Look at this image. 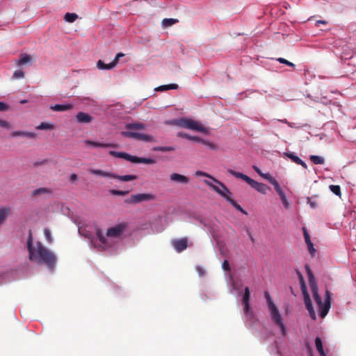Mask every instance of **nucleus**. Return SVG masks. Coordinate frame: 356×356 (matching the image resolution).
Returning <instances> with one entry per match:
<instances>
[{"label": "nucleus", "mask_w": 356, "mask_h": 356, "mask_svg": "<svg viewBox=\"0 0 356 356\" xmlns=\"http://www.w3.org/2000/svg\"><path fill=\"white\" fill-rule=\"evenodd\" d=\"M155 200V196L151 193H137L133 194L129 197L124 200V203L129 204H136L142 202L152 201Z\"/></svg>", "instance_id": "1a4fd4ad"}, {"label": "nucleus", "mask_w": 356, "mask_h": 356, "mask_svg": "<svg viewBox=\"0 0 356 356\" xmlns=\"http://www.w3.org/2000/svg\"><path fill=\"white\" fill-rule=\"evenodd\" d=\"M125 128L128 130L131 129H137L141 130L145 128V126L142 122H134V123H127L125 124Z\"/></svg>", "instance_id": "b1692460"}, {"label": "nucleus", "mask_w": 356, "mask_h": 356, "mask_svg": "<svg viewBox=\"0 0 356 356\" xmlns=\"http://www.w3.org/2000/svg\"><path fill=\"white\" fill-rule=\"evenodd\" d=\"M327 24V22L326 21H324V20H318L316 22V24Z\"/></svg>", "instance_id": "6e6d98bb"}, {"label": "nucleus", "mask_w": 356, "mask_h": 356, "mask_svg": "<svg viewBox=\"0 0 356 356\" xmlns=\"http://www.w3.org/2000/svg\"><path fill=\"white\" fill-rule=\"evenodd\" d=\"M97 67L99 70H111L115 67V63L111 62L109 64H105L102 60H99L97 63Z\"/></svg>", "instance_id": "cd10ccee"}, {"label": "nucleus", "mask_w": 356, "mask_h": 356, "mask_svg": "<svg viewBox=\"0 0 356 356\" xmlns=\"http://www.w3.org/2000/svg\"><path fill=\"white\" fill-rule=\"evenodd\" d=\"M196 270L197 271L200 276H203L204 274V270L200 266L196 267Z\"/></svg>", "instance_id": "3c124183"}, {"label": "nucleus", "mask_w": 356, "mask_h": 356, "mask_svg": "<svg viewBox=\"0 0 356 356\" xmlns=\"http://www.w3.org/2000/svg\"><path fill=\"white\" fill-rule=\"evenodd\" d=\"M154 151H159L162 152H172L175 150V147L172 146H165V147H155L154 148Z\"/></svg>", "instance_id": "473e14b6"}, {"label": "nucleus", "mask_w": 356, "mask_h": 356, "mask_svg": "<svg viewBox=\"0 0 356 356\" xmlns=\"http://www.w3.org/2000/svg\"><path fill=\"white\" fill-rule=\"evenodd\" d=\"M227 172L236 178L243 179L247 182L252 188L261 193L266 194L267 191L269 189V187L267 185L263 183L257 182L241 172H236L229 168L227 169Z\"/></svg>", "instance_id": "423d86ee"}, {"label": "nucleus", "mask_w": 356, "mask_h": 356, "mask_svg": "<svg viewBox=\"0 0 356 356\" xmlns=\"http://www.w3.org/2000/svg\"><path fill=\"white\" fill-rule=\"evenodd\" d=\"M297 273H298V275L299 277L300 284V289H301V291L303 295L305 307L309 312L310 317L313 320H315L316 318V313L313 308L312 300L310 299L309 294L307 291V286H306L303 276L301 274V273H300L298 270H297Z\"/></svg>", "instance_id": "0eeeda50"}, {"label": "nucleus", "mask_w": 356, "mask_h": 356, "mask_svg": "<svg viewBox=\"0 0 356 356\" xmlns=\"http://www.w3.org/2000/svg\"><path fill=\"white\" fill-rule=\"evenodd\" d=\"M172 245L177 252H181L187 248V238H181L172 241Z\"/></svg>", "instance_id": "4468645a"}, {"label": "nucleus", "mask_w": 356, "mask_h": 356, "mask_svg": "<svg viewBox=\"0 0 356 356\" xmlns=\"http://www.w3.org/2000/svg\"><path fill=\"white\" fill-rule=\"evenodd\" d=\"M128 227L127 222H121L107 229L106 235L100 229H96V236L99 241L105 246H111L107 237L118 238Z\"/></svg>", "instance_id": "7ed1b4c3"}, {"label": "nucleus", "mask_w": 356, "mask_h": 356, "mask_svg": "<svg viewBox=\"0 0 356 356\" xmlns=\"http://www.w3.org/2000/svg\"><path fill=\"white\" fill-rule=\"evenodd\" d=\"M181 126L184 128L200 132H206V128L200 123L191 119H183L181 120Z\"/></svg>", "instance_id": "9b49d317"}, {"label": "nucleus", "mask_w": 356, "mask_h": 356, "mask_svg": "<svg viewBox=\"0 0 356 356\" xmlns=\"http://www.w3.org/2000/svg\"><path fill=\"white\" fill-rule=\"evenodd\" d=\"M310 160L314 164L316 165H321L324 163V159L323 158L316 156V155H312L310 156Z\"/></svg>", "instance_id": "2f4dec72"}, {"label": "nucleus", "mask_w": 356, "mask_h": 356, "mask_svg": "<svg viewBox=\"0 0 356 356\" xmlns=\"http://www.w3.org/2000/svg\"><path fill=\"white\" fill-rule=\"evenodd\" d=\"M222 268L225 271H229L230 270V266H229V264L227 260H225L223 262H222Z\"/></svg>", "instance_id": "49530a36"}, {"label": "nucleus", "mask_w": 356, "mask_h": 356, "mask_svg": "<svg viewBox=\"0 0 356 356\" xmlns=\"http://www.w3.org/2000/svg\"><path fill=\"white\" fill-rule=\"evenodd\" d=\"M307 245L308 250H309L310 254L312 256H314L316 252V250L314 248V245H313L312 242H310V243H307Z\"/></svg>", "instance_id": "79ce46f5"}, {"label": "nucleus", "mask_w": 356, "mask_h": 356, "mask_svg": "<svg viewBox=\"0 0 356 356\" xmlns=\"http://www.w3.org/2000/svg\"><path fill=\"white\" fill-rule=\"evenodd\" d=\"M287 124H288V126H289L291 128H294L295 127L291 122H287Z\"/></svg>", "instance_id": "4d7b16f0"}, {"label": "nucleus", "mask_w": 356, "mask_h": 356, "mask_svg": "<svg viewBox=\"0 0 356 356\" xmlns=\"http://www.w3.org/2000/svg\"><path fill=\"white\" fill-rule=\"evenodd\" d=\"M250 289L248 286H246L245 287L244 293L242 298V303L243 305V312L246 318L252 319L254 318V313L250 308Z\"/></svg>", "instance_id": "9d476101"}, {"label": "nucleus", "mask_w": 356, "mask_h": 356, "mask_svg": "<svg viewBox=\"0 0 356 356\" xmlns=\"http://www.w3.org/2000/svg\"><path fill=\"white\" fill-rule=\"evenodd\" d=\"M84 143H85V144H86L88 145H91V146H93L95 147H106H106H117L116 144L97 143V142H94V141L89 140H85Z\"/></svg>", "instance_id": "412c9836"}, {"label": "nucleus", "mask_w": 356, "mask_h": 356, "mask_svg": "<svg viewBox=\"0 0 356 356\" xmlns=\"http://www.w3.org/2000/svg\"><path fill=\"white\" fill-rule=\"evenodd\" d=\"M177 88H178V85L177 84H176V83H171V84H168V85L160 86L156 88L155 90L156 91L163 92V91H165V90H175V89H177Z\"/></svg>", "instance_id": "393cba45"}, {"label": "nucleus", "mask_w": 356, "mask_h": 356, "mask_svg": "<svg viewBox=\"0 0 356 356\" xmlns=\"http://www.w3.org/2000/svg\"><path fill=\"white\" fill-rule=\"evenodd\" d=\"M170 179L172 181L179 183V184H186L190 181V179L188 177L178 174V173L171 174L170 176Z\"/></svg>", "instance_id": "2eb2a0df"}, {"label": "nucleus", "mask_w": 356, "mask_h": 356, "mask_svg": "<svg viewBox=\"0 0 356 356\" xmlns=\"http://www.w3.org/2000/svg\"><path fill=\"white\" fill-rule=\"evenodd\" d=\"M330 191L337 195H341V188L338 185H330Z\"/></svg>", "instance_id": "4c0bfd02"}, {"label": "nucleus", "mask_w": 356, "mask_h": 356, "mask_svg": "<svg viewBox=\"0 0 356 356\" xmlns=\"http://www.w3.org/2000/svg\"><path fill=\"white\" fill-rule=\"evenodd\" d=\"M179 136L180 137H182V138H186V139H188V140H193V141H195V142H197V143H200L201 141H202V139L200 138V137L190 136L189 134H186V133H183V132L179 133Z\"/></svg>", "instance_id": "c756f323"}, {"label": "nucleus", "mask_w": 356, "mask_h": 356, "mask_svg": "<svg viewBox=\"0 0 356 356\" xmlns=\"http://www.w3.org/2000/svg\"><path fill=\"white\" fill-rule=\"evenodd\" d=\"M10 136L12 138L21 136V137H26L29 138H34L36 136V135H35V134H34L33 132H28V131H14L10 134Z\"/></svg>", "instance_id": "a211bd4d"}, {"label": "nucleus", "mask_w": 356, "mask_h": 356, "mask_svg": "<svg viewBox=\"0 0 356 356\" xmlns=\"http://www.w3.org/2000/svg\"><path fill=\"white\" fill-rule=\"evenodd\" d=\"M280 121H281V122H284V123H286V124H287V122H289L287 121V120H286V119H285V120H280Z\"/></svg>", "instance_id": "bf43d9fd"}, {"label": "nucleus", "mask_w": 356, "mask_h": 356, "mask_svg": "<svg viewBox=\"0 0 356 356\" xmlns=\"http://www.w3.org/2000/svg\"><path fill=\"white\" fill-rule=\"evenodd\" d=\"M253 168H254V170H255L258 174H259L260 175H262V173H261V172L260 169H259L258 167H257V166H253Z\"/></svg>", "instance_id": "5fc2aeb1"}, {"label": "nucleus", "mask_w": 356, "mask_h": 356, "mask_svg": "<svg viewBox=\"0 0 356 356\" xmlns=\"http://www.w3.org/2000/svg\"><path fill=\"white\" fill-rule=\"evenodd\" d=\"M261 176L263 177H264L265 179H268L270 184H271V180H275L269 174H262Z\"/></svg>", "instance_id": "8fccbe9b"}, {"label": "nucleus", "mask_w": 356, "mask_h": 356, "mask_svg": "<svg viewBox=\"0 0 356 356\" xmlns=\"http://www.w3.org/2000/svg\"><path fill=\"white\" fill-rule=\"evenodd\" d=\"M249 235H250V238L251 241L254 243V238L252 237V236H251L250 234H249Z\"/></svg>", "instance_id": "13d9d810"}, {"label": "nucleus", "mask_w": 356, "mask_h": 356, "mask_svg": "<svg viewBox=\"0 0 356 356\" xmlns=\"http://www.w3.org/2000/svg\"><path fill=\"white\" fill-rule=\"evenodd\" d=\"M27 250L29 259L38 264H44L48 269L53 270L56 263V257L48 248L40 241L33 243V236L31 230L29 232L27 239Z\"/></svg>", "instance_id": "f257e3e1"}, {"label": "nucleus", "mask_w": 356, "mask_h": 356, "mask_svg": "<svg viewBox=\"0 0 356 356\" xmlns=\"http://www.w3.org/2000/svg\"><path fill=\"white\" fill-rule=\"evenodd\" d=\"M264 297L267 302L272 321L279 327L282 335L284 337L286 336V328L283 323V318H282L277 306L275 305L268 292L266 291L264 293Z\"/></svg>", "instance_id": "20e7f679"}, {"label": "nucleus", "mask_w": 356, "mask_h": 356, "mask_svg": "<svg viewBox=\"0 0 356 356\" xmlns=\"http://www.w3.org/2000/svg\"><path fill=\"white\" fill-rule=\"evenodd\" d=\"M108 192L111 195H120V196H124L129 193V191H120V190H115V189H111V190H109Z\"/></svg>", "instance_id": "72a5a7b5"}, {"label": "nucleus", "mask_w": 356, "mask_h": 356, "mask_svg": "<svg viewBox=\"0 0 356 356\" xmlns=\"http://www.w3.org/2000/svg\"><path fill=\"white\" fill-rule=\"evenodd\" d=\"M78 178L77 175L76 174H72L70 175V181H74V180H76Z\"/></svg>", "instance_id": "864d4df0"}, {"label": "nucleus", "mask_w": 356, "mask_h": 356, "mask_svg": "<svg viewBox=\"0 0 356 356\" xmlns=\"http://www.w3.org/2000/svg\"><path fill=\"white\" fill-rule=\"evenodd\" d=\"M122 136L126 138H134L138 140H143L144 142H154V138L149 135L134 132V131H122Z\"/></svg>", "instance_id": "f8f14e48"}, {"label": "nucleus", "mask_w": 356, "mask_h": 356, "mask_svg": "<svg viewBox=\"0 0 356 356\" xmlns=\"http://www.w3.org/2000/svg\"><path fill=\"white\" fill-rule=\"evenodd\" d=\"M76 119L80 123H89L92 121V118L86 113L79 112L76 114Z\"/></svg>", "instance_id": "6ab92c4d"}, {"label": "nucleus", "mask_w": 356, "mask_h": 356, "mask_svg": "<svg viewBox=\"0 0 356 356\" xmlns=\"http://www.w3.org/2000/svg\"><path fill=\"white\" fill-rule=\"evenodd\" d=\"M315 345H316V350L319 353L320 356H326V353H325V351L323 350L322 341L320 337L316 338Z\"/></svg>", "instance_id": "bb28decb"}, {"label": "nucleus", "mask_w": 356, "mask_h": 356, "mask_svg": "<svg viewBox=\"0 0 356 356\" xmlns=\"http://www.w3.org/2000/svg\"><path fill=\"white\" fill-rule=\"evenodd\" d=\"M124 56V54L122 53H118L116 54L115 56V59L112 61L113 63H115V66L117 65V63H118L119 61V59L121 58V57H123Z\"/></svg>", "instance_id": "09e8293b"}, {"label": "nucleus", "mask_w": 356, "mask_h": 356, "mask_svg": "<svg viewBox=\"0 0 356 356\" xmlns=\"http://www.w3.org/2000/svg\"><path fill=\"white\" fill-rule=\"evenodd\" d=\"M277 60L279 63H282V64H285V65H288L289 67H294L295 66V65L293 63H291V62H290V61H289V60H286L285 58H277Z\"/></svg>", "instance_id": "ea45409f"}, {"label": "nucleus", "mask_w": 356, "mask_h": 356, "mask_svg": "<svg viewBox=\"0 0 356 356\" xmlns=\"http://www.w3.org/2000/svg\"><path fill=\"white\" fill-rule=\"evenodd\" d=\"M44 236H45L47 242L51 243L53 241V238H52L51 233L50 230L47 228H45L44 229Z\"/></svg>", "instance_id": "58836bf2"}, {"label": "nucleus", "mask_w": 356, "mask_h": 356, "mask_svg": "<svg viewBox=\"0 0 356 356\" xmlns=\"http://www.w3.org/2000/svg\"><path fill=\"white\" fill-rule=\"evenodd\" d=\"M10 213V209L8 207L0 208V226L5 222Z\"/></svg>", "instance_id": "4be33fe9"}, {"label": "nucleus", "mask_w": 356, "mask_h": 356, "mask_svg": "<svg viewBox=\"0 0 356 356\" xmlns=\"http://www.w3.org/2000/svg\"><path fill=\"white\" fill-rule=\"evenodd\" d=\"M36 129L40 130H44V129H53L54 125L52 124L47 123V122H42L40 124H39Z\"/></svg>", "instance_id": "c9c22d12"}, {"label": "nucleus", "mask_w": 356, "mask_h": 356, "mask_svg": "<svg viewBox=\"0 0 356 356\" xmlns=\"http://www.w3.org/2000/svg\"><path fill=\"white\" fill-rule=\"evenodd\" d=\"M229 203L238 211H241L244 214H247V212L234 200H232Z\"/></svg>", "instance_id": "e433bc0d"}, {"label": "nucleus", "mask_w": 356, "mask_h": 356, "mask_svg": "<svg viewBox=\"0 0 356 356\" xmlns=\"http://www.w3.org/2000/svg\"><path fill=\"white\" fill-rule=\"evenodd\" d=\"M112 178L116 179H118V180L122 181H129L136 179L137 177L136 175H116L113 174Z\"/></svg>", "instance_id": "5701e85b"}, {"label": "nucleus", "mask_w": 356, "mask_h": 356, "mask_svg": "<svg viewBox=\"0 0 356 356\" xmlns=\"http://www.w3.org/2000/svg\"><path fill=\"white\" fill-rule=\"evenodd\" d=\"M89 172L91 174H93V175H99V176H102V177H110V178H112V175H113L112 173H110V172H105V171H103V170H101L90 169L89 170Z\"/></svg>", "instance_id": "c85d7f7f"}, {"label": "nucleus", "mask_w": 356, "mask_h": 356, "mask_svg": "<svg viewBox=\"0 0 356 356\" xmlns=\"http://www.w3.org/2000/svg\"><path fill=\"white\" fill-rule=\"evenodd\" d=\"M200 143L204 144V145H207L211 149H216V145L213 143H210L209 141H206V140H204L203 139H202V141H201Z\"/></svg>", "instance_id": "a18cd8bd"}, {"label": "nucleus", "mask_w": 356, "mask_h": 356, "mask_svg": "<svg viewBox=\"0 0 356 356\" xmlns=\"http://www.w3.org/2000/svg\"><path fill=\"white\" fill-rule=\"evenodd\" d=\"M284 156L290 159L295 163L300 165L305 169L307 168L306 163L300 159L298 156L295 155L293 152H284Z\"/></svg>", "instance_id": "dca6fc26"}, {"label": "nucleus", "mask_w": 356, "mask_h": 356, "mask_svg": "<svg viewBox=\"0 0 356 356\" xmlns=\"http://www.w3.org/2000/svg\"><path fill=\"white\" fill-rule=\"evenodd\" d=\"M24 76V73L22 70H16L13 74V77L15 79H21Z\"/></svg>", "instance_id": "a19ab883"}, {"label": "nucleus", "mask_w": 356, "mask_h": 356, "mask_svg": "<svg viewBox=\"0 0 356 356\" xmlns=\"http://www.w3.org/2000/svg\"><path fill=\"white\" fill-rule=\"evenodd\" d=\"M32 57L26 54H22L20 58L15 61L18 66L30 64L32 62Z\"/></svg>", "instance_id": "aec40b11"}, {"label": "nucleus", "mask_w": 356, "mask_h": 356, "mask_svg": "<svg viewBox=\"0 0 356 356\" xmlns=\"http://www.w3.org/2000/svg\"><path fill=\"white\" fill-rule=\"evenodd\" d=\"M271 184L273 185L275 190L279 195L284 207L286 209H288L289 207V202L284 191L281 188L279 183L276 180H271Z\"/></svg>", "instance_id": "ddd939ff"}, {"label": "nucleus", "mask_w": 356, "mask_h": 356, "mask_svg": "<svg viewBox=\"0 0 356 356\" xmlns=\"http://www.w3.org/2000/svg\"><path fill=\"white\" fill-rule=\"evenodd\" d=\"M9 108V106L7 104L0 102V111H6Z\"/></svg>", "instance_id": "de8ad7c7"}, {"label": "nucleus", "mask_w": 356, "mask_h": 356, "mask_svg": "<svg viewBox=\"0 0 356 356\" xmlns=\"http://www.w3.org/2000/svg\"><path fill=\"white\" fill-rule=\"evenodd\" d=\"M303 231H304V237H305L306 244L310 243V242H312V241H311L310 236H309L307 231L306 230L305 228H303Z\"/></svg>", "instance_id": "c03bdc74"}, {"label": "nucleus", "mask_w": 356, "mask_h": 356, "mask_svg": "<svg viewBox=\"0 0 356 356\" xmlns=\"http://www.w3.org/2000/svg\"><path fill=\"white\" fill-rule=\"evenodd\" d=\"M179 22L177 19L174 18H165L161 22V25L163 28L170 27Z\"/></svg>", "instance_id": "a878e982"}, {"label": "nucleus", "mask_w": 356, "mask_h": 356, "mask_svg": "<svg viewBox=\"0 0 356 356\" xmlns=\"http://www.w3.org/2000/svg\"><path fill=\"white\" fill-rule=\"evenodd\" d=\"M195 175L196 176H202V177H209L211 179H212L215 183L219 184L221 188H219L218 186L214 185L213 184H212L211 182L207 181V180H205L204 181V183L208 186H209L210 188H211L213 191H215L217 193H218L220 195H221L222 197H223L225 199H226V200L227 202H230L232 198V193L231 191L228 189V188L223 184L222 183L221 181H218V179H216V178H214L213 177H212L211 175H209L208 173L207 172H202V171H200V170H197L195 172Z\"/></svg>", "instance_id": "39448f33"}, {"label": "nucleus", "mask_w": 356, "mask_h": 356, "mask_svg": "<svg viewBox=\"0 0 356 356\" xmlns=\"http://www.w3.org/2000/svg\"><path fill=\"white\" fill-rule=\"evenodd\" d=\"M0 127L6 129H10V124L6 120H0Z\"/></svg>", "instance_id": "37998d69"}, {"label": "nucleus", "mask_w": 356, "mask_h": 356, "mask_svg": "<svg viewBox=\"0 0 356 356\" xmlns=\"http://www.w3.org/2000/svg\"><path fill=\"white\" fill-rule=\"evenodd\" d=\"M305 269L308 275L309 284L313 298L318 307L319 314L321 318H324L327 314L331 307L332 293L330 291L326 290L325 293V300L323 302L318 293V286L312 270L307 265L305 266Z\"/></svg>", "instance_id": "f03ea898"}, {"label": "nucleus", "mask_w": 356, "mask_h": 356, "mask_svg": "<svg viewBox=\"0 0 356 356\" xmlns=\"http://www.w3.org/2000/svg\"><path fill=\"white\" fill-rule=\"evenodd\" d=\"M109 154L116 158L124 159L134 163H143L145 164H154L156 163V161L151 158L138 157L122 152L110 151Z\"/></svg>", "instance_id": "6e6552de"}, {"label": "nucleus", "mask_w": 356, "mask_h": 356, "mask_svg": "<svg viewBox=\"0 0 356 356\" xmlns=\"http://www.w3.org/2000/svg\"><path fill=\"white\" fill-rule=\"evenodd\" d=\"M308 203L309 204L312 208H316L317 207V204L314 201H312L310 199L308 200Z\"/></svg>", "instance_id": "603ef678"}, {"label": "nucleus", "mask_w": 356, "mask_h": 356, "mask_svg": "<svg viewBox=\"0 0 356 356\" xmlns=\"http://www.w3.org/2000/svg\"><path fill=\"white\" fill-rule=\"evenodd\" d=\"M78 17L76 13H67L65 15V19L68 22H74Z\"/></svg>", "instance_id": "f704fd0d"}, {"label": "nucleus", "mask_w": 356, "mask_h": 356, "mask_svg": "<svg viewBox=\"0 0 356 356\" xmlns=\"http://www.w3.org/2000/svg\"><path fill=\"white\" fill-rule=\"evenodd\" d=\"M73 105L71 104H55L50 106V109L56 112H63L72 109Z\"/></svg>", "instance_id": "f3484780"}, {"label": "nucleus", "mask_w": 356, "mask_h": 356, "mask_svg": "<svg viewBox=\"0 0 356 356\" xmlns=\"http://www.w3.org/2000/svg\"><path fill=\"white\" fill-rule=\"evenodd\" d=\"M50 193H51V190L49 189V188H38V189H35V190L33 191L32 195L33 196H38V195H40L42 194Z\"/></svg>", "instance_id": "7c9ffc66"}]
</instances>
